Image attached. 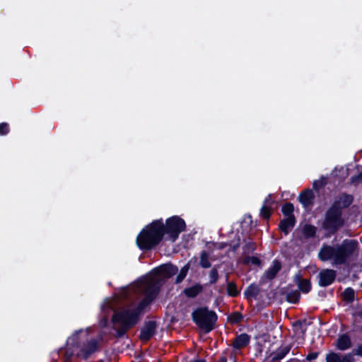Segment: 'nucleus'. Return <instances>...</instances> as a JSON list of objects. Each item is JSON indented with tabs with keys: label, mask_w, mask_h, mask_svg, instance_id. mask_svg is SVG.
Here are the masks:
<instances>
[{
	"label": "nucleus",
	"mask_w": 362,
	"mask_h": 362,
	"mask_svg": "<svg viewBox=\"0 0 362 362\" xmlns=\"http://www.w3.org/2000/svg\"><path fill=\"white\" fill-rule=\"evenodd\" d=\"M159 280V276L157 274H151L150 277L139 281L136 285L135 291L144 293L146 297L136 308L126 309L114 314L112 316L113 322H118L122 325V330L119 331V335H122L127 329L138 322L144 309L155 297L158 288Z\"/></svg>",
	"instance_id": "f257e3e1"
},
{
	"label": "nucleus",
	"mask_w": 362,
	"mask_h": 362,
	"mask_svg": "<svg viewBox=\"0 0 362 362\" xmlns=\"http://www.w3.org/2000/svg\"><path fill=\"white\" fill-rule=\"evenodd\" d=\"M358 255V243L356 240H344L334 246L323 245L318 253L323 261H331L332 264H343Z\"/></svg>",
	"instance_id": "f03ea898"
},
{
	"label": "nucleus",
	"mask_w": 362,
	"mask_h": 362,
	"mask_svg": "<svg viewBox=\"0 0 362 362\" xmlns=\"http://www.w3.org/2000/svg\"><path fill=\"white\" fill-rule=\"evenodd\" d=\"M164 235V225L160 220L153 221L139 234L136 243L141 249H150L157 245Z\"/></svg>",
	"instance_id": "7ed1b4c3"
},
{
	"label": "nucleus",
	"mask_w": 362,
	"mask_h": 362,
	"mask_svg": "<svg viewBox=\"0 0 362 362\" xmlns=\"http://www.w3.org/2000/svg\"><path fill=\"white\" fill-rule=\"evenodd\" d=\"M351 202L349 196L344 197V201L341 204V200L335 202L327 211L323 226L330 231H335L344 224V219L341 217V207H346Z\"/></svg>",
	"instance_id": "20e7f679"
},
{
	"label": "nucleus",
	"mask_w": 362,
	"mask_h": 362,
	"mask_svg": "<svg viewBox=\"0 0 362 362\" xmlns=\"http://www.w3.org/2000/svg\"><path fill=\"white\" fill-rule=\"evenodd\" d=\"M195 323L206 332H209L214 327L217 320L216 314L206 308H200L192 314Z\"/></svg>",
	"instance_id": "39448f33"
},
{
	"label": "nucleus",
	"mask_w": 362,
	"mask_h": 362,
	"mask_svg": "<svg viewBox=\"0 0 362 362\" xmlns=\"http://www.w3.org/2000/svg\"><path fill=\"white\" fill-rule=\"evenodd\" d=\"M186 225L183 219L178 216H172L166 220L164 226V234L172 242H175L180 233L185 229Z\"/></svg>",
	"instance_id": "423d86ee"
},
{
	"label": "nucleus",
	"mask_w": 362,
	"mask_h": 362,
	"mask_svg": "<svg viewBox=\"0 0 362 362\" xmlns=\"http://www.w3.org/2000/svg\"><path fill=\"white\" fill-rule=\"evenodd\" d=\"M318 278L319 285L320 286H327L334 281L336 278V272L329 269H322L319 272Z\"/></svg>",
	"instance_id": "0eeeda50"
},
{
	"label": "nucleus",
	"mask_w": 362,
	"mask_h": 362,
	"mask_svg": "<svg viewBox=\"0 0 362 362\" xmlns=\"http://www.w3.org/2000/svg\"><path fill=\"white\" fill-rule=\"evenodd\" d=\"M156 327V325L154 322H147L141 332L140 338L144 341L148 340L154 334Z\"/></svg>",
	"instance_id": "6e6552de"
},
{
	"label": "nucleus",
	"mask_w": 362,
	"mask_h": 362,
	"mask_svg": "<svg viewBox=\"0 0 362 362\" xmlns=\"http://www.w3.org/2000/svg\"><path fill=\"white\" fill-rule=\"evenodd\" d=\"M336 347L341 351H345L350 349L352 346L351 339L346 334L340 335L335 342Z\"/></svg>",
	"instance_id": "1a4fd4ad"
},
{
	"label": "nucleus",
	"mask_w": 362,
	"mask_h": 362,
	"mask_svg": "<svg viewBox=\"0 0 362 362\" xmlns=\"http://www.w3.org/2000/svg\"><path fill=\"white\" fill-rule=\"evenodd\" d=\"M295 223L294 216L286 217L280 222L279 228L285 235H288L289 231L294 227Z\"/></svg>",
	"instance_id": "9d476101"
},
{
	"label": "nucleus",
	"mask_w": 362,
	"mask_h": 362,
	"mask_svg": "<svg viewBox=\"0 0 362 362\" xmlns=\"http://www.w3.org/2000/svg\"><path fill=\"white\" fill-rule=\"evenodd\" d=\"M216 259L214 258L211 253L204 250L202 251L199 256V265L204 269L210 268L211 266V261H214Z\"/></svg>",
	"instance_id": "9b49d317"
},
{
	"label": "nucleus",
	"mask_w": 362,
	"mask_h": 362,
	"mask_svg": "<svg viewBox=\"0 0 362 362\" xmlns=\"http://www.w3.org/2000/svg\"><path fill=\"white\" fill-rule=\"evenodd\" d=\"M281 269V263L278 260H274L272 266L264 272V277L269 280L274 279Z\"/></svg>",
	"instance_id": "f8f14e48"
},
{
	"label": "nucleus",
	"mask_w": 362,
	"mask_h": 362,
	"mask_svg": "<svg viewBox=\"0 0 362 362\" xmlns=\"http://www.w3.org/2000/svg\"><path fill=\"white\" fill-rule=\"evenodd\" d=\"M295 282L297 284L298 288L303 293H308L310 290V282L308 279H301L300 274H296L294 277Z\"/></svg>",
	"instance_id": "ddd939ff"
},
{
	"label": "nucleus",
	"mask_w": 362,
	"mask_h": 362,
	"mask_svg": "<svg viewBox=\"0 0 362 362\" xmlns=\"http://www.w3.org/2000/svg\"><path fill=\"white\" fill-rule=\"evenodd\" d=\"M313 198V192L311 190H305L300 195L299 200L305 207H307L311 204Z\"/></svg>",
	"instance_id": "4468645a"
},
{
	"label": "nucleus",
	"mask_w": 362,
	"mask_h": 362,
	"mask_svg": "<svg viewBox=\"0 0 362 362\" xmlns=\"http://www.w3.org/2000/svg\"><path fill=\"white\" fill-rule=\"evenodd\" d=\"M249 337L245 334L238 336L233 341V346L236 349H241L246 346L249 342Z\"/></svg>",
	"instance_id": "2eb2a0df"
},
{
	"label": "nucleus",
	"mask_w": 362,
	"mask_h": 362,
	"mask_svg": "<svg viewBox=\"0 0 362 362\" xmlns=\"http://www.w3.org/2000/svg\"><path fill=\"white\" fill-rule=\"evenodd\" d=\"M202 290V286L196 284L192 287L185 288L184 293L185 295L190 298L196 297Z\"/></svg>",
	"instance_id": "dca6fc26"
},
{
	"label": "nucleus",
	"mask_w": 362,
	"mask_h": 362,
	"mask_svg": "<svg viewBox=\"0 0 362 362\" xmlns=\"http://www.w3.org/2000/svg\"><path fill=\"white\" fill-rule=\"evenodd\" d=\"M177 267L173 264H165L159 269V272L163 274L171 276L175 274L177 272Z\"/></svg>",
	"instance_id": "f3484780"
},
{
	"label": "nucleus",
	"mask_w": 362,
	"mask_h": 362,
	"mask_svg": "<svg viewBox=\"0 0 362 362\" xmlns=\"http://www.w3.org/2000/svg\"><path fill=\"white\" fill-rule=\"evenodd\" d=\"M116 300L114 298L107 299L102 305V310L105 312V315L110 310H115Z\"/></svg>",
	"instance_id": "a211bd4d"
},
{
	"label": "nucleus",
	"mask_w": 362,
	"mask_h": 362,
	"mask_svg": "<svg viewBox=\"0 0 362 362\" xmlns=\"http://www.w3.org/2000/svg\"><path fill=\"white\" fill-rule=\"evenodd\" d=\"M97 347L98 342L95 340L90 341L84 349V356L86 357L88 355L93 353L94 351H95Z\"/></svg>",
	"instance_id": "6ab92c4d"
},
{
	"label": "nucleus",
	"mask_w": 362,
	"mask_h": 362,
	"mask_svg": "<svg viewBox=\"0 0 362 362\" xmlns=\"http://www.w3.org/2000/svg\"><path fill=\"white\" fill-rule=\"evenodd\" d=\"M259 293V288L255 284L250 285L245 291L247 298L256 297Z\"/></svg>",
	"instance_id": "aec40b11"
},
{
	"label": "nucleus",
	"mask_w": 362,
	"mask_h": 362,
	"mask_svg": "<svg viewBox=\"0 0 362 362\" xmlns=\"http://www.w3.org/2000/svg\"><path fill=\"white\" fill-rule=\"evenodd\" d=\"M192 262V260H190L189 262H188L186 265H185L182 269L180 271V273L178 274L177 276L176 277V280H175V282L177 284H179L180 283L186 276L188 271H189V263Z\"/></svg>",
	"instance_id": "412c9836"
},
{
	"label": "nucleus",
	"mask_w": 362,
	"mask_h": 362,
	"mask_svg": "<svg viewBox=\"0 0 362 362\" xmlns=\"http://www.w3.org/2000/svg\"><path fill=\"white\" fill-rule=\"evenodd\" d=\"M332 173L334 176L339 177L340 179H344L348 176V169L344 167L336 168Z\"/></svg>",
	"instance_id": "4be33fe9"
},
{
	"label": "nucleus",
	"mask_w": 362,
	"mask_h": 362,
	"mask_svg": "<svg viewBox=\"0 0 362 362\" xmlns=\"http://www.w3.org/2000/svg\"><path fill=\"white\" fill-rule=\"evenodd\" d=\"M300 296V293L298 291H294L286 295V299L288 302L295 303L298 301Z\"/></svg>",
	"instance_id": "5701e85b"
},
{
	"label": "nucleus",
	"mask_w": 362,
	"mask_h": 362,
	"mask_svg": "<svg viewBox=\"0 0 362 362\" xmlns=\"http://www.w3.org/2000/svg\"><path fill=\"white\" fill-rule=\"evenodd\" d=\"M341 355L331 352L327 354L326 356V362H341Z\"/></svg>",
	"instance_id": "b1692460"
},
{
	"label": "nucleus",
	"mask_w": 362,
	"mask_h": 362,
	"mask_svg": "<svg viewBox=\"0 0 362 362\" xmlns=\"http://www.w3.org/2000/svg\"><path fill=\"white\" fill-rule=\"evenodd\" d=\"M282 213L287 217L294 216L292 214L293 211V206L291 203H286L282 207Z\"/></svg>",
	"instance_id": "393cba45"
},
{
	"label": "nucleus",
	"mask_w": 362,
	"mask_h": 362,
	"mask_svg": "<svg viewBox=\"0 0 362 362\" xmlns=\"http://www.w3.org/2000/svg\"><path fill=\"white\" fill-rule=\"evenodd\" d=\"M303 232L305 237L311 238L315 235V228L310 225H306L304 226Z\"/></svg>",
	"instance_id": "a878e982"
},
{
	"label": "nucleus",
	"mask_w": 362,
	"mask_h": 362,
	"mask_svg": "<svg viewBox=\"0 0 362 362\" xmlns=\"http://www.w3.org/2000/svg\"><path fill=\"white\" fill-rule=\"evenodd\" d=\"M209 282L211 284H215L218 279V269L216 267H214L209 274Z\"/></svg>",
	"instance_id": "bb28decb"
},
{
	"label": "nucleus",
	"mask_w": 362,
	"mask_h": 362,
	"mask_svg": "<svg viewBox=\"0 0 362 362\" xmlns=\"http://www.w3.org/2000/svg\"><path fill=\"white\" fill-rule=\"evenodd\" d=\"M227 292L231 296H237L239 292L234 282H228L227 284Z\"/></svg>",
	"instance_id": "cd10ccee"
},
{
	"label": "nucleus",
	"mask_w": 362,
	"mask_h": 362,
	"mask_svg": "<svg viewBox=\"0 0 362 362\" xmlns=\"http://www.w3.org/2000/svg\"><path fill=\"white\" fill-rule=\"evenodd\" d=\"M344 298L347 300H352L354 298V291L352 288H346L343 292Z\"/></svg>",
	"instance_id": "c85d7f7f"
},
{
	"label": "nucleus",
	"mask_w": 362,
	"mask_h": 362,
	"mask_svg": "<svg viewBox=\"0 0 362 362\" xmlns=\"http://www.w3.org/2000/svg\"><path fill=\"white\" fill-rule=\"evenodd\" d=\"M260 214L261 216L267 219L270 216V206H268L267 205H262L261 210H260Z\"/></svg>",
	"instance_id": "c756f323"
},
{
	"label": "nucleus",
	"mask_w": 362,
	"mask_h": 362,
	"mask_svg": "<svg viewBox=\"0 0 362 362\" xmlns=\"http://www.w3.org/2000/svg\"><path fill=\"white\" fill-rule=\"evenodd\" d=\"M288 351L289 350L287 348H284L283 349L277 351L276 355L274 356V359L277 360L284 358Z\"/></svg>",
	"instance_id": "7c9ffc66"
},
{
	"label": "nucleus",
	"mask_w": 362,
	"mask_h": 362,
	"mask_svg": "<svg viewBox=\"0 0 362 362\" xmlns=\"http://www.w3.org/2000/svg\"><path fill=\"white\" fill-rule=\"evenodd\" d=\"M354 353H349L341 356V362H354Z\"/></svg>",
	"instance_id": "2f4dec72"
},
{
	"label": "nucleus",
	"mask_w": 362,
	"mask_h": 362,
	"mask_svg": "<svg viewBox=\"0 0 362 362\" xmlns=\"http://www.w3.org/2000/svg\"><path fill=\"white\" fill-rule=\"evenodd\" d=\"M9 131L8 125L7 123H1L0 124V134L5 135Z\"/></svg>",
	"instance_id": "473e14b6"
},
{
	"label": "nucleus",
	"mask_w": 362,
	"mask_h": 362,
	"mask_svg": "<svg viewBox=\"0 0 362 362\" xmlns=\"http://www.w3.org/2000/svg\"><path fill=\"white\" fill-rule=\"evenodd\" d=\"M351 182L354 184L362 183V172L358 175L351 177Z\"/></svg>",
	"instance_id": "72a5a7b5"
},
{
	"label": "nucleus",
	"mask_w": 362,
	"mask_h": 362,
	"mask_svg": "<svg viewBox=\"0 0 362 362\" xmlns=\"http://www.w3.org/2000/svg\"><path fill=\"white\" fill-rule=\"evenodd\" d=\"M242 318V315L239 313H235L230 316V320L233 322H239Z\"/></svg>",
	"instance_id": "f704fd0d"
},
{
	"label": "nucleus",
	"mask_w": 362,
	"mask_h": 362,
	"mask_svg": "<svg viewBox=\"0 0 362 362\" xmlns=\"http://www.w3.org/2000/svg\"><path fill=\"white\" fill-rule=\"evenodd\" d=\"M245 262H251L253 264L258 265L260 263L259 259L257 257H248L245 260Z\"/></svg>",
	"instance_id": "c9c22d12"
},
{
	"label": "nucleus",
	"mask_w": 362,
	"mask_h": 362,
	"mask_svg": "<svg viewBox=\"0 0 362 362\" xmlns=\"http://www.w3.org/2000/svg\"><path fill=\"white\" fill-rule=\"evenodd\" d=\"M325 184V180L324 179H321L320 180L314 181L313 187L317 189V188L322 187Z\"/></svg>",
	"instance_id": "e433bc0d"
},
{
	"label": "nucleus",
	"mask_w": 362,
	"mask_h": 362,
	"mask_svg": "<svg viewBox=\"0 0 362 362\" xmlns=\"http://www.w3.org/2000/svg\"><path fill=\"white\" fill-rule=\"evenodd\" d=\"M354 355H358L362 356V344L358 346V347L352 351Z\"/></svg>",
	"instance_id": "4c0bfd02"
},
{
	"label": "nucleus",
	"mask_w": 362,
	"mask_h": 362,
	"mask_svg": "<svg viewBox=\"0 0 362 362\" xmlns=\"http://www.w3.org/2000/svg\"><path fill=\"white\" fill-rule=\"evenodd\" d=\"M317 357V353H311L307 356L306 358L308 361H312V360L315 359Z\"/></svg>",
	"instance_id": "58836bf2"
},
{
	"label": "nucleus",
	"mask_w": 362,
	"mask_h": 362,
	"mask_svg": "<svg viewBox=\"0 0 362 362\" xmlns=\"http://www.w3.org/2000/svg\"><path fill=\"white\" fill-rule=\"evenodd\" d=\"M271 203H272L271 194H269L264 199L263 205H267L268 206H270Z\"/></svg>",
	"instance_id": "ea45409f"
},
{
	"label": "nucleus",
	"mask_w": 362,
	"mask_h": 362,
	"mask_svg": "<svg viewBox=\"0 0 362 362\" xmlns=\"http://www.w3.org/2000/svg\"><path fill=\"white\" fill-rule=\"evenodd\" d=\"M74 341V336L68 339V344H71Z\"/></svg>",
	"instance_id": "a19ab883"
},
{
	"label": "nucleus",
	"mask_w": 362,
	"mask_h": 362,
	"mask_svg": "<svg viewBox=\"0 0 362 362\" xmlns=\"http://www.w3.org/2000/svg\"><path fill=\"white\" fill-rule=\"evenodd\" d=\"M219 362H227V359H226V357H223H223H221V358H220V361H219Z\"/></svg>",
	"instance_id": "79ce46f5"
},
{
	"label": "nucleus",
	"mask_w": 362,
	"mask_h": 362,
	"mask_svg": "<svg viewBox=\"0 0 362 362\" xmlns=\"http://www.w3.org/2000/svg\"><path fill=\"white\" fill-rule=\"evenodd\" d=\"M195 362H204V361H195Z\"/></svg>",
	"instance_id": "37998d69"
}]
</instances>
